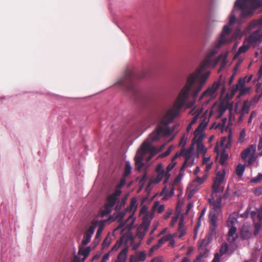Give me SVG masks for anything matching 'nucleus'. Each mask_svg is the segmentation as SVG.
<instances>
[{
    "mask_svg": "<svg viewBox=\"0 0 262 262\" xmlns=\"http://www.w3.org/2000/svg\"><path fill=\"white\" fill-rule=\"evenodd\" d=\"M220 61L221 63V69L223 68L227 64V55L221 54L216 59H214L212 62V68L215 67Z\"/></svg>",
    "mask_w": 262,
    "mask_h": 262,
    "instance_id": "15",
    "label": "nucleus"
},
{
    "mask_svg": "<svg viewBox=\"0 0 262 262\" xmlns=\"http://www.w3.org/2000/svg\"><path fill=\"white\" fill-rule=\"evenodd\" d=\"M138 259L136 256L132 255L129 258V262H137Z\"/></svg>",
    "mask_w": 262,
    "mask_h": 262,
    "instance_id": "58",
    "label": "nucleus"
},
{
    "mask_svg": "<svg viewBox=\"0 0 262 262\" xmlns=\"http://www.w3.org/2000/svg\"><path fill=\"white\" fill-rule=\"evenodd\" d=\"M131 169L132 167L128 162H127L126 163L125 166V169L124 172L123 173V176L124 177H127L129 174H130L131 172Z\"/></svg>",
    "mask_w": 262,
    "mask_h": 262,
    "instance_id": "30",
    "label": "nucleus"
},
{
    "mask_svg": "<svg viewBox=\"0 0 262 262\" xmlns=\"http://www.w3.org/2000/svg\"><path fill=\"white\" fill-rule=\"evenodd\" d=\"M198 116L197 115L194 116L192 118V119L191 120V122H190V123L191 124H192L193 125L195 123V122H196L197 120H198Z\"/></svg>",
    "mask_w": 262,
    "mask_h": 262,
    "instance_id": "62",
    "label": "nucleus"
},
{
    "mask_svg": "<svg viewBox=\"0 0 262 262\" xmlns=\"http://www.w3.org/2000/svg\"><path fill=\"white\" fill-rule=\"evenodd\" d=\"M258 149L261 150V155H262V138L260 137L258 145Z\"/></svg>",
    "mask_w": 262,
    "mask_h": 262,
    "instance_id": "57",
    "label": "nucleus"
},
{
    "mask_svg": "<svg viewBox=\"0 0 262 262\" xmlns=\"http://www.w3.org/2000/svg\"><path fill=\"white\" fill-rule=\"evenodd\" d=\"M167 129L161 126L157 127L156 131L151 134L149 136V138L151 141H155L159 140L162 135L166 134Z\"/></svg>",
    "mask_w": 262,
    "mask_h": 262,
    "instance_id": "11",
    "label": "nucleus"
},
{
    "mask_svg": "<svg viewBox=\"0 0 262 262\" xmlns=\"http://www.w3.org/2000/svg\"><path fill=\"white\" fill-rule=\"evenodd\" d=\"M257 216L258 221L261 222L262 221V207H260L258 210Z\"/></svg>",
    "mask_w": 262,
    "mask_h": 262,
    "instance_id": "45",
    "label": "nucleus"
},
{
    "mask_svg": "<svg viewBox=\"0 0 262 262\" xmlns=\"http://www.w3.org/2000/svg\"><path fill=\"white\" fill-rule=\"evenodd\" d=\"M95 228H96V226L95 225H91L89 227L88 230L86 231L85 233L91 235V236H92V235L93 234V233L94 232Z\"/></svg>",
    "mask_w": 262,
    "mask_h": 262,
    "instance_id": "37",
    "label": "nucleus"
},
{
    "mask_svg": "<svg viewBox=\"0 0 262 262\" xmlns=\"http://www.w3.org/2000/svg\"><path fill=\"white\" fill-rule=\"evenodd\" d=\"M171 238V235L170 234L166 235L162 237H161L158 243V245L161 247L164 243L166 242L169 241Z\"/></svg>",
    "mask_w": 262,
    "mask_h": 262,
    "instance_id": "28",
    "label": "nucleus"
},
{
    "mask_svg": "<svg viewBox=\"0 0 262 262\" xmlns=\"http://www.w3.org/2000/svg\"><path fill=\"white\" fill-rule=\"evenodd\" d=\"M141 149L145 154L149 152L151 157H154L158 152L157 148L155 146H151V143L147 141H144L142 143L141 146Z\"/></svg>",
    "mask_w": 262,
    "mask_h": 262,
    "instance_id": "10",
    "label": "nucleus"
},
{
    "mask_svg": "<svg viewBox=\"0 0 262 262\" xmlns=\"http://www.w3.org/2000/svg\"><path fill=\"white\" fill-rule=\"evenodd\" d=\"M246 40L249 44L253 46L259 45L262 41V31L258 30L254 31Z\"/></svg>",
    "mask_w": 262,
    "mask_h": 262,
    "instance_id": "7",
    "label": "nucleus"
},
{
    "mask_svg": "<svg viewBox=\"0 0 262 262\" xmlns=\"http://www.w3.org/2000/svg\"><path fill=\"white\" fill-rule=\"evenodd\" d=\"M136 257L138 261H142L146 259V254L144 252H140Z\"/></svg>",
    "mask_w": 262,
    "mask_h": 262,
    "instance_id": "35",
    "label": "nucleus"
},
{
    "mask_svg": "<svg viewBox=\"0 0 262 262\" xmlns=\"http://www.w3.org/2000/svg\"><path fill=\"white\" fill-rule=\"evenodd\" d=\"M91 237L92 236L91 235L85 233L83 236V238L82 241V244L83 245H88L91 241Z\"/></svg>",
    "mask_w": 262,
    "mask_h": 262,
    "instance_id": "31",
    "label": "nucleus"
},
{
    "mask_svg": "<svg viewBox=\"0 0 262 262\" xmlns=\"http://www.w3.org/2000/svg\"><path fill=\"white\" fill-rule=\"evenodd\" d=\"M222 147H223V149L221 153L219 162L221 165H224L225 164L227 159L228 158V154L226 150L227 148H225V146Z\"/></svg>",
    "mask_w": 262,
    "mask_h": 262,
    "instance_id": "20",
    "label": "nucleus"
},
{
    "mask_svg": "<svg viewBox=\"0 0 262 262\" xmlns=\"http://www.w3.org/2000/svg\"><path fill=\"white\" fill-rule=\"evenodd\" d=\"M199 133L200 132L195 133V130L194 131V137L193 140H195V142L196 143L198 146L200 148L201 146L203 147V145L202 143L203 137L202 135H199Z\"/></svg>",
    "mask_w": 262,
    "mask_h": 262,
    "instance_id": "22",
    "label": "nucleus"
},
{
    "mask_svg": "<svg viewBox=\"0 0 262 262\" xmlns=\"http://www.w3.org/2000/svg\"><path fill=\"white\" fill-rule=\"evenodd\" d=\"M128 251L127 246L124 247L119 253L117 259L115 262H125L127 258V254Z\"/></svg>",
    "mask_w": 262,
    "mask_h": 262,
    "instance_id": "16",
    "label": "nucleus"
},
{
    "mask_svg": "<svg viewBox=\"0 0 262 262\" xmlns=\"http://www.w3.org/2000/svg\"><path fill=\"white\" fill-rule=\"evenodd\" d=\"M230 32V29L229 26H225L223 28V31L221 34L220 39L216 43V48H220L223 45L227 42L225 36L229 34Z\"/></svg>",
    "mask_w": 262,
    "mask_h": 262,
    "instance_id": "14",
    "label": "nucleus"
},
{
    "mask_svg": "<svg viewBox=\"0 0 262 262\" xmlns=\"http://www.w3.org/2000/svg\"><path fill=\"white\" fill-rule=\"evenodd\" d=\"M91 252V248L87 247L85 248H80L78 252V254L82 255L84 256L83 260L89 256Z\"/></svg>",
    "mask_w": 262,
    "mask_h": 262,
    "instance_id": "24",
    "label": "nucleus"
},
{
    "mask_svg": "<svg viewBox=\"0 0 262 262\" xmlns=\"http://www.w3.org/2000/svg\"><path fill=\"white\" fill-rule=\"evenodd\" d=\"M251 233L249 231L247 227H243L241 230V236L242 238L246 239L250 237Z\"/></svg>",
    "mask_w": 262,
    "mask_h": 262,
    "instance_id": "25",
    "label": "nucleus"
},
{
    "mask_svg": "<svg viewBox=\"0 0 262 262\" xmlns=\"http://www.w3.org/2000/svg\"><path fill=\"white\" fill-rule=\"evenodd\" d=\"M254 25L262 26V17L254 21Z\"/></svg>",
    "mask_w": 262,
    "mask_h": 262,
    "instance_id": "51",
    "label": "nucleus"
},
{
    "mask_svg": "<svg viewBox=\"0 0 262 262\" xmlns=\"http://www.w3.org/2000/svg\"><path fill=\"white\" fill-rule=\"evenodd\" d=\"M150 225V222L147 219H144L142 224L137 228V236L140 239H143Z\"/></svg>",
    "mask_w": 262,
    "mask_h": 262,
    "instance_id": "9",
    "label": "nucleus"
},
{
    "mask_svg": "<svg viewBox=\"0 0 262 262\" xmlns=\"http://www.w3.org/2000/svg\"><path fill=\"white\" fill-rule=\"evenodd\" d=\"M147 207L144 205L140 209V213L141 214H144L147 212Z\"/></svg>",
    "mask_w": 262,
    "mask_h": 262,
    "instance_id": "60",
    "label": "nucleus"
},
{
    "mask_svg": "<svg viewBox=\"0 0 262 262\" xmlns=\"http://www.w3.org/2000/svg\"><path fill=\"white\" fill-rule=\"evenodd\" d=\"M233 223L234 220H228L227 221V225L228 226L230 227L228 231V235H233L236 231V227L233 226Z\"/></svg>",
    "mask_w": 262,
    "mask_h": 262,
    "instance_id": "23",
    "label": "nucleus"
},
{
    "mask_svg": "<svg viewBox=\"0 0 262 262\" xmlns=\"http://www.w3.org/2000/svg\"><path fill=\"white\" fill-rule=\"evenodd\" d=\"M209 244V242L207 239H204L200 245V249L206 247Z\"/></svg>",
    "mask_w": 262,
    "mask_h": 262,
    "instance_id": "42",
    "label": "nucleus"
},
{
    "mask_svg": "<svg viewBox=\"0 0 262 262\" xmlns=\"http://www.w3.org/2000/svg\"><path fill=\"white\" fill-rule=\"evenodd\" d=\"M117 199L110 195L106 199V203L104 205V208L102 211L101 214L103 216L110 214L112 211V208L116 204Z\"/></svg>",
    "mask_w": 262,
    "mask_h": 262,
    "instance_id": "8",
    "label": "nucleus"
},
{
    "mask_svg": "<svg viewBox=\"0 0 262 262\" xmlns=\"http://www.w3.org/2000/svg\"><path fill=\"white\" fill-rule=\"evenodd\" d=\"M122 244V242L121 241H117L115 245L112 248V251H116L120 247Z\"/></svg>",
    "mask_w": 262,
    "mask_h": 262,
    "instance_id": "40",
    "label": "nucleus"
},
{
    "mask_svg": "<svg viewBox=\"0 0 262 262\" xmlns=\"http://www.w3.org/2000/svg\"><path fill=\"white\" fill-rule=\"evenodd\" d=\"M238 90L240 92L239 95H243L246 92H247L248 91V89L245 86H244L243 88H239Z\"/></svg>",
    "mask_w": 262,
    "mask_h": 262,
    "instance_id": "54",
    "label": "nucleus"
},
{
    "mask_svg": "<svg viewBox=\"0 0 262 262\" xmlns=\"http://www.w3.org/2000/svg\"><path fill=\"white\" fill-rule=\"evenodd\" d=\"M232 142V135L231 133H230L228 136V137H223L221 139V145L222 146H225V148H229L231 146Z\"/></svg>",
    "mask_w": 262,
    "mask_h": 262,
    "instance_id": "18",
    "label": "nucleus"
},
{
    "mask_svg": "<svg viewBox=\"0 0 262 262\" xmlns=\"http://www.w3.org/2000/svg\"><path fill=\"white\" fill-rule=\"evenodd\" d=\"M163 177H164V173H162V172L159 173L157 177L155 179L154 182L155 183H158L162 180Z\"/></svg>",
    "mask_w": 262,
    "mask_h": 262,
    "instance_id": "39",
    "label": "nucleus"
},
{
    "mask_svg": "<svg viewBox=\"0 0 262 262\" xmlns=\"http://www.w3.org/2000/svg\"><path fill=\"white\" fill-rule=\"evenodd\" d=\"M121 192V190L118 188V189L116 190L111 195L117 199L118 196L120 195Z\"/></svg>",
    "mask_w": 262,
    "mask_h": 262,
    "instance_id": "47",
    "label": "nucleus"
},
{
    "mask_svg": "<svg viewBox=\"0 0 262 262\" xmlns=\"http://www.w3.org/2000/svg\"><path fill=\"white\" fill-rule=\"evenodd\" d=\"M136 203H137L136 199L135 198H132L131 200V201H130V205H129V207L131 209H132L136 206Z\"/></svg>",
    "mask_w": 262,
    "mask_h": 262,
    "instance_id": "46",
    "label": "nucleus"
},
{
    "mask_svg": "<svg viewBox=\"0 0 262 262\" xmlns=\"http://www.w3.org/2000/svg\"><path fill=\"white\" fill-rule=\"evenodd\" d=\"M207 126V122L205 121V120H204L203 121L200 123L199 126L195 129V133L200 132L201 130L206 128Z\"/></svg>",
    "mask_w": 262,
    "mask_h": 262,
    "instance_id": "34",
    "label": "nucleus"
},
{
    "mask_svg": "<svg viewBox=\"0 0 262 262\" xmlns=\"http://www.w3.org/2000/svg\"><path fill=\"white\" fill-rule=\"evenodd\" d=\"M228 249V246L226 243H223L220 249V255L222 256L227 251Z\"/></svg>",
    "mask_w": 262,
    "mask_h": 262,
    "instance_id": "29",
    "label": "nucleus"
},
{
    "mask_svg": "<svg viewBox=\"0 0 262 262\" xmlns=\"http://www.w3.org/2000/svg\"><path fill=\"white\" fill-rule=\"evenodd\" d=\"M126 183V177H124L123 176L122 178H121L119 184L117 185V188L119 189H121L122 188L125 184Z\"/></svg>",
    "mask_w": 262,
    "mask_h": 262,
    "instance_id": "38",
    "label": "nucleus"
},
{
    "mask_svg": "<svg viewBox=\"0 0 262 262\" xmlns=\"http://www.w3.org/2000/svg\"><path fill=\"white\" fill-rule=\"evenodd\" d=\"M261 226V223L260 221L254 224V234L255 236H256L258 234V233L260 231Z\"/></svg>",
    "mask_w": 262,
    "mask_h": 262,
    "instance_id": "32",
    "label": "nucleus"
},
{
    "mask_svg": "<svg viewBox=\"0 0 262 262\" xmlns=\"http://www.w3.org/2000/svg\"><path fill=\"white\" fill-rule=\"evenodd\" d=\"M234 6L242 10V17L251 16L254 11L262 6L260 0H236Z\"/></svg>",
    "mask_w": 262,
    "mask_h": 262,
    "instance_id": "3",
    "label": "nucleus"
},
{
    "mask_svg": "<svg viewBox=\"0 0 262 262\" xmlns=\"http://www.w3.org/2000/svg\"><path fill=\"white\" fill-rule=\"evenodd\" d=\"M206 179V176H204L202 178L197 177L193 181V182L198 183L199 184H201L204 182V181Z\"/></svg>",
    "mask_w": 262,
    "mask_h": 262,
    "instance_id": "36",
    "label": "nucleus"
},
{
    "mask_svg": "<svg viewBox=\"0 0 262 262\" xmlns=\"http://www.w3.org/2000/svg\"><path fill=\"white\" fill-rule=\"evenodd\" d=\"M160 247L158 245L152 246L149 250V253H152L154 251L158 250Z\"/></svg>",
    "mask_w": 262,
    "mask_h": 262,
    "instance_id": "50",
    "label": "nucleus"
},
{
    "mask_svg": "<svg viewBox=\"0 0 262 262\" xmlns=\"http://www.w3.org/2000/svg\"><path fill=\"white\" fill-rule=\"evenodd\" d=\"M145 154V153L143 152V151L140 149L138 151L135 157V164L137 166V169L138 171H140L144 166V163H143V160Z\"/></svg>",
    "mask_w": 262,
    "mask_h": 262,
    "instance_id": "13",
    "label": "nucleus"
},
{
    "mask_svg": "<svg viewBox=\"0 0 262 262\" xmlns=\"http://www.w3.org/2000/svg\"><path fill=\"white\" fill-rule=\"evenodd\" d=\"M171 149L170 148H168L165 152L162 154V157H166L167 156L170 152Z\"/></svg>",
    "mask_w": 262,
    "mask_h": 262,
    "instance_id": "64",
    "label": "nucleus"
},
{
    "mask_svg": "<svg viewBox=\"0 0 262 262\" xmlns=\"http://www.w3.org/2000/svg\"><path fill=\"white\" fill-rule=\"evenodd\" d=\"M219 49L216 48V44L215 48L209 50L206 58L202 61L199 67L188 76L186 84L180 92L173 107L168 110L162 118L161 123L164 125L166 126L170 124L178 116L180 110L185 105L186 100L188 98L191 89L195 81H197L192 94L194 101L190 102L188 107H190L194 105L198 94L202 89L210 75V72L203 73V71L207 67H212L214 60H212V57L217 53Z\"/></svg>",
    "mask_w": 262,
    "mask_h": 262,
    "instance_id": "1",
    "label": "nucleus"
},
{
    "mask_svg": "<svg viewBox=\"0 0 262 262\" xmlns=\"http://www.w3.org/2000/svg\"><path fill=\"white\" fill-rule=\"evenodd\" d=\"M169 171H164V177L165 178V180H164V181L163 182L164 184H166L167 183V182L168 181V180L170 178V173H169Z\"/></svg>",
    "mask_w": 262,
    "mask_h": 262,
    "instance_id": "41",
    "label": "nucleus"
},
{
    "mask_svg": "<svg viewBox=\"0 0 262 262\" xmlns=\"http://www.w3.org/2000/svg\"><path fill=\"white\" fill-rule=\"evenodd\" d=\"M221 85L220 81L214 82L211 86L207 88L200 96L199 102L203 103V105H207L216 97V93Z\"/></svg>",
    "mask_w": 262,
    "mask_h": 262,
    "instance_id": "5",
    "label": "nucleus"
},
{
    "mask_svg": "<svg viewBox=\"0 0 262 262\" xmlns=\"http://www.w3.org/2000/svg\"><path fill=\"white\" fill-rule=\"evenodd\" d=\"M255 151V147L251 146L250 147L247 148L242 151L241 153V158L243 160H246L249 156H254Z\"/></svg>",
    "mask_w": 262,
    "mask_h": 262,
    "instance_id": "17",
    "label": "nucleus"
},
{
    "mask_svg": "<svg viewBox=\"0 0 262 262\" xmlns=\"http://www.w3.org/2000/svg\"><path fill=\"white\" fill-rule=\"evenodd\" d=\"M176 164H177L176 162H171V163L170 164H169L167 165V166L166 167V170L168 171H170L175 166Z\"/></svg>",
    "mask_w": 262,
    "mask_h": 262,
    "instance_id": "43",
    "label": "nucleus"
},
{
    "mask_svg": "<svg viewBox=\"0 0 262 262\" xmlns=\"http://www.w3.org/2000/svg\"><path fill=\"white\" fill-rule=\"evenodd\" d=\"M214 105L219 106L218 113L219 114V116L221 117L223 115L228 106H232V104L228 102H224L220 103L219 105L215 104Z\"/></svg>",
    "mask_w": 262,
    "mask_h": 262,
    "instance_id": "19",
    "label": "nucleus"
},
{
    "mask_svg": "<svg viewBox=\"0 0 262 262\" xmlns=\"http://www.w3.org/2000/svg\"><path fill=\"white\" fill-rule=\"evenodd\" d=\"M235 20V16L233 15H231V16L230 17L229 21V25H231L233 24L234 23Z\"/></svg>",
    "mask_w": 262,
    "mask_h": 262,
    "instance_id": "61",
    "label": "nucleus"
},
{
    "mask_svg": "<svg viewBox=\"0 0 262 262\" xmlns=\"http://www.w3.org/2000/svg\"><path fill=\"white\" fill-rule=\"evenodd\" d=\"M250 46V44H249L248 45H243V46H242L241 47H240L239 48V49L237 51V54H241L246 52L249 49Z\"/></svg>",
    "mask_w": 262,
    "mask_h": 262,
    "instance_id": "33",
    "label": "nucleus"
},
{
    "mask_svg": "<svg viewBox=\"0 0 262 262\" xmlns=\"http://www.w3.org/2000/svg\"><path fill=\"white\" fill-rule=\"evenodd\" d=\"M245 81L244 79H243L242 78L239 79L238 81V83L234 86L231 91V94L232 95H234L235 92L238 90L239 88H243L245 86Z\"/></svg>",
    "mask_w": 262,
    "mask_h": 262,
    "instance_id": "21",
    "label": "nucleus"
},
{
    "mask_svg": "<svg viewBox=\"0 0 262 262\" xmlns=\"http://www.w3.org/2000/svg\"><path fill=\"white\" fill-rule=\"evenodd\" d=\"M262 180V174H258L256 178L253 180V182L257 183Z\"/></svg>",
    "mask_w": 262,
    "mask_h": 262,
    "instance_id": "52",
    "label": "nucleus"
},
{
    "mask_svg": "<svg viewBox=\"0 0 262 262\" xmlns=\"http://www.w3.org/2000/svg\"><path fill=\"white\" fill-rule=\"evenodd\" d=\"M222 198L219 196L216 200H210V205L213 206V209L210 211L209 214V229L213 233L217 226V220L218 214L221 211Z\"/></svg>",
    "mask_w": 262,
    "mask_h": 262,
    "instance_id": "4",
    "label": "nucleus"
},
{
    "mask_svg": "<svg viewBox=\"0 0 262 262\" xmlns=\"http://www.w3.org/2000/svg\"><path fill=\"white\" fill-rule=\"evenodd\" d=\"M144 76V74L139 76L134 71L126 70L124 76L118 81L117 84L133 95H136L138 93V90L136 86L137 81L139 78Z\"/></svg>",
    "mask_w": 262,
    "mask_h": 262,
    "instance_id": "2",
    "label": "nucleus"
},
{
    "mask_svg": "<svg viewBox=\"0 0 262 262\" xmlns=\"http://www.w3.org/2000/svg\"><path fill=\"white\" fill-rule=\"evenodd\" d=\"M164 211V206L163 205H160L158 209H157V211L159 212V213H162L163 212V211Z\"/></svg>",
    "mask_w": 262,
    "mask_h": 262,
    "instance_id": "59",
    "label": "nucleus"
},
{
    "mask_svg": "<svg viewBox=\"0 0 262 262\" xmlns=\"http://www.w3.org/2000/svg\"><path fill=\"white\" fill-rule=\"evenodd\" d=\"M109 258V254L108 253L105 254L102 258L101 262H107V260Z\"/></svg>",
    "mask_w": 262,
    "mask_h": 262,
    "instance_id": "55",
    "label": "nucleus"
},
{
    "mask_svg": "<svg viewBox=\"0 0 262 262\" xmlns=\"http://www.w3.org/2000/svg\"><path fill=\"white\" fill-rule=\"evenodd\" d=\"M249 112V106L248 105V101L245 100L243 102V106L241 109V113L242 115L248 114Z\"/></svg>",
    "mask_w": 262,
    "mask_h": 262,
    "instance_id": "27",
    "label": "nucleus"
},
{
    "mask_svg": "<svg viewBox=\"0 0 262 262\" xmlns=\"http://www.w3.org/2000/svg\"><path fill=\"white\" fill-rule=\"evenodd\" d=\"M221 255H220L219 253H216L214 255V257L212 260V262H220Z\"/></svg>",
    "mask_w": 262,
    "mask_h": 262,
    "instance_id": "49",
    "label": "nucleus"
},
{
    "mask_svg": "<svg viewBox=\"0 0 262 262\" xmlns=\"http://www.w3.org/2000/svg\"><path fill=\"white\" fill-rule=\"evenodd\" d=\"M156 171L157 172L160 173V172H164V170L163 168L162 165L161 164H159L158 165L157 168H156Z\"/></svg>",
    "mask_w": 262,
    "mask_h": 262,
    "instance_id": "48",
    "label": "nucleus"
},
{
    "mask_svg": "<svg viewBox=\"0 0 262 262\" xmlns=\"http://www.w3.org/2000/svg\"><path fill=\"white\" fill-rule=\"evenodd\" d=\"M184 220L183 218H181L179 223L178 228H183L184 227Z\"/></svg>",
    "mask_w": 262,
    "mask_h": 262,
    "instance_id": "63",
    "label": "nucleus"
},
{
    "mask_svg": "<svg viewBox=\"0 0 262 262\" xmlns=\"http://www.w3.org/2000/svg\"><path fill=\"white\" fill-rule=\"evenodd\" d=\"M185 160L181 167L180 172L183 171L187 166H191L193 164V161H189V156H187V154H186L185 155ZM182 177V174L181 173H180L179 175L174 179L173 184L176 185L178 184L181 181Z\"/></svg>",
    "mask_w": 262,
    "mask_h": 262,
    "instance_id": "12",
    "label": "nucleus"
},
{
    "mask_svg": "<svg viewBox=\"0 0 262 262\" xmlns=\"http://www.w3.org/2000/svg\"><path fill=\"white\" fill-rule=\"evenodd\" d=\"M245 169V168L244 165L241 164H238L236 168V173L237 176L238 177H242Z\"/></svg>",
    "mask_w": 262,
    "mask_h": 262,
    "instance_id": "26",
    "label": "nucleus"
},
{
    "mask_svg": "<svg viewBox=\"0 0 262 262\" xmlns=\"http://www.w3.org/2000/svg\"><path fill=\"white\" fill-rule=\"evenodd\" d=\"M260 97V95L254 96L250 101V104H253L256 103L259 101Z\"/></svg>",
    "mask_w": 262,
    "mask_h": 262,
    "instance_id": "44",
    "label": "nucleus"
},
{
    "mask_svg": "<svg viewBox=\"0 0 262 262\" xmlns=\"http://www.w3.org/2000/svg\"><path fill=\"white\" fill-rule=\"evenodd\" d=\"M228 241L230 243H234L235 240L236 238L233 236V235H228Z\"/></svg>",
    "mask_w": 262,
    "mask_h": 262,
    "instance_id": "56",
    "label": "nucleus"
},
{
    "mask_svg": "<svg viewBox=\"0 0 262 262\" xmlns=\"http://www.w3.org/2000/svg\"><path fill=\"white\" fill-rule=\"evenodd\" d=\"M178 231L180 232L179 237H181L184 235L185 231L183 228H178Z\"/></svg>",
    "mask_w": 262,
    "mask_h": 262,
    "instance_id": "53",
    "label": "nucleus"
},
{
    "mask_svg": "<svg viewBox=\"0 0 262 262\" xmlns=\"http://www.w3.org/2000/svg\"><path fill=\"white\" fill-rule=\"evenodd\" d=\"M225 176V170L223 169L221 171H219L216 174V177L214 179L213 184L212 186V193L223 192L224 190L223 187H220L223 182Z\"/></svg>",
    "mask_w": 262,
    "mask_h": 262,
    "instance_id": "6",
    "label": "nucleus"
}]
</instances>
